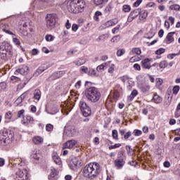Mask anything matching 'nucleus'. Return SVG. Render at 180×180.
I'll list each match as a JSON object with an SVG mask.
<instances>
[{"label":"nucleus","instance_id":"69168bd1","mask_svg":"<svg viewBox=\"0 0 180 180\" xmlns=\"http://www.w3.org/2000/svg\"><path fill=\"white\" fill-rule=\"evenodd\" d=\"M79 27V26H78V25L77 24H73L72 25V30H73V32H77L78 30V28Z\"/></svg>","mask_w":180,"mask_h":180},{"label":"nucleus","instance_id":"2eb2a0df","mask_svg":"<svg viewBox=\"0 0 180 180\" xmlns=\"http://www.w3.org/2000/svg\"><path fill=\"white\" fill-rule=\"evenodd\" d=\"M75 127L74 126L69 127L65 131V134H67L69 137H72V136H75Z\"/></svg>","mask_w":180,"mask_h":180},{"label":"nucleus","instance_id":"79ce46f5","mask_svg":"<svg viewBox=\"0 0 180 180\" xmlns=\"http://www.w3.org/2000/svg\"><path fill=\"white\" fill-rule=\"evenodd\" d=\"M51 176L52 178H54L55 176H57V174H58L57 170L53 167H51Z\"/></svg>","mask_w":180,"mask_h":180},{"label":"nucleus","instance_id":"3c124183","mask_svg":"<svg viewBox=\"0 0 180 180\" xmlns=\"http://www.w3.org/2000/svg\"><path fill=\"white\" fill-rule=\"evenodd\" d=\"M180 87L179 86L176 85L173 87V94L178 95V92H179Z\"/></svg>","mask_w":180,"mask_h":180},{"label":"nucleus","instance_id":"473e14b6","mask_svg":"<svg viewBox=\"0 0 180 180\" xmlns=\"http://www.w3.org/2000/svg\"><path fill=\"white\" fill-rule=\"evenodd\" d=\"M108 37H109V35L108 34H102L99 36V37L96 39L97 41H105Z\"/></svg>","mask_w":180,"mask_h":180},{"label":"nucleus","instance_id":"0e129e2a","mask_svg":"<svg viewBox=\"0 0 180 180\" xmlns=\"http://www.w3.org/2000/svg\"><path fill=\"white\" fill-rule=\"evenodd\" d=\"M40 157H41L40 154L34 153L32 155V158H34V160H37V161H39V160H40Z\"/></svg>","mask_w":180,"mask_h":180},{"label":"nucleus","instance_id":"c9c22d12","mask_svg":"<svg viewBox=\"0 0 180 180\" xmlns=\"http://www.w3.org/2000/svg\"><path fill=\"white\" fill-rule=\"evenodd\" d=\"M169 11H180V6L179 4H173L169 6Z\"/></svg>","mask_w":180,"mask_h":180},{"label":"nucleus","instance_id":"393cba45","mask_svg":"<svg viewBox=\"0 0 180 180\" xmlns=\"http://www.w3.org/2000/svg\"><path fill=\"white\" fill-rule=\"evenodd\" d=\"M153 101L155 103H161V102H162V98L158 94H155L153 96Z\"/></svg>","mask_w":180,"mask_h":180},{"label":"nucleus","instance_id":"20e7f679","mask_svg":"<svg viewBox=\"0 0 180 180\" xmlns=\"http://www.w3.org/2000/svg\"><path fill=\"white\" fill-rule=\"evenodd\" d=\"M85 8V1L84 0H72L68 6L69 12L72 13H78Z\"/></svg>","mask_w":180,"mask_h":180},{"label":"nucleus","instance_id":"a18cd8bd","mask_svg":"<svg viewBox=\"0 0 180 180\" xmlns=\"http://www.w3.org/2000/svg\"><path fill=\"white\" fill-rule=\"evenodd\" d=\"M119 79H120V81H122V82H123L124 84L126 83L127 81H129V79H130V78L129 77V76L127 75H124L122 77H120L119 78Z\"/></svg>","mask_w":180,"mask_h":180},{"label":"nucleus","instance_id":"5fc2aeb1","mask_svg":"<svg viewBox=\"0 0 180 180\" xmlns=\"http://www.w3.org/2000/svg\"><path fill=\"white\" fill-rule=\"evenodd\" d=\"M6 89V83L5 82H0V91Z\"/></svg>","mask_w":180,"mask_h":180},{"label":"nucleus","instance_id":"c85d7f7f","mask_svg":"<svg viewBox=\"0 0 180 180\" xmlns=\"http://www.w3.org/2000/svg\"><path fill=\"white\" fill-rule=\"evenodd\" d=\"M110 63V62H107L105 63H103V64L98 65L96 68L97 71H105V68H106V65H109Z\"/></svg>","mask_w":180,"mask_h":180},{"label":"nucleus","instance_id":"f257e3e1","mask_svg":"<svg viewBox=\"0 0 180 180\" xmlns=\"http://www.w3.org/2000/svg\"><path fill=\"white\" fill-rule=\"evenodd\" d=\"M101 174V165L96 162L86 165L83 169V176L87 179H94Z\"/></svg>","mask_w":180,"mask_h":180},{"label":"nucleus","instance_id":"6e6552de","mask_svg":"<svg viewBox=\"0 0 180 180\" xmlns=\"http://www.w3.org/2000/svg\"><path fill=\"white\" fill-rule=\"evenodd\" d=\"M27 72H29V68L25 65H22L15 71L14 74L15 75H18L19 74H21V75H26Z\"/></svg>","mask_w":180,"mask_h":180},{"label":"nucleus","instance_id":"8fccbe9b","mask_svg":"<svg viewBox=\"0 0 180 180\" xmlns=\"http://www.w3.org/2000/svg\"><path fill=\"white\" fill-rule=\"evenodd\" d=\"M120 30V25H117V27H114L112 30V33L113 34H116V33H119V31Z\"/></svg>","mask_w":180,"mask_h":180},{"label":"nucleus","instance_id":"864d4df0","mask_svg":"<svg viewBox=\"0 0 180 180\" xmlns=\"http://www.w3.org/2000/svg\"><path fill=\"white\" fill-rule=\"evenodd\" d=\"M45 39H46V41H53V40H54L55 37H54V36L49 34V35H46L45 37Z\"/></svg>","mask_w":180,"mask_h":180},{"label":"nucleus","instance_id":"f03ea898","mask_svg":"<svg viewBox=\"0 0 180 180\" xmlns=\"http://www.w3.org/2000/svg\"><path fill=\"white\" fill-rule=\"evenodd\" d=\"M13 56L12 45L8 41H4L0 44V56L2 60H8Z\"/></svg>","mask_w":180,"mask_h":180},{"label":"nucleus","instance_id":"ea45409f","mask_svg":"<svg viewBox=\"0 0 180 180\" xmlns=\"http://www.w3.org/2000/svg\"><path fill=\"white\" fill-rule=\"evenodd\" d=\"M125 53H126V49H118L117 51V57H122V56H123Z\"/></svg>","mask_w":180,"mask_h":180},{"label":"nucleus","instance_id":"cd10ccee","mask_svg":"<svg viewBox=\"0 0 180 180\" xmlns=\"http://www.w3.org/2000/svg\"><path fill=\"white\" fill-rule=\"evenodd\" d=\"M140 12H141V9L137 8V9H135L133 11H131L130 13V15H131V16H133L136 19V18H137V16H139V15H140Z\"/></svg>","mask_w":180,"mask_h":180},{"label":"nucleus","instance_id":"4d7b16f0","mask_svg":"<svg viewBox=\"0 0 180 180\" xmlns=\"http://www.w3.org/2000/svg\"><path fill=\"white\" fill-rule=\"evenodd\" d=\"M18 117H25V110H21L18 111Z\"/></svg>","mask_w":180,"mask_h":180},{"label":"nucleus","instance_id":"49530a36","mask_svg":"<svg viewBox=\"0 0 180 180\" xmlns=\"http://www.w3.org/2000/svg\"><path fill=\"white\" fill-rule=\"evenodd\" d=\"M54 129V126L51 124H47L46 125V131H53V129Z\"/></svg>","mask_w":180,"mask_h":180},{"label":"nucleus","instance_id":"39448f33","mask_svg":"<svg viewBox=\"0 0 180 180\" xmlns=\"http://www.w3.org/2000/svg\"><path fill=\"white\" fill-rule=\"evenodd\" d=\"M12 135H9L6 131L0 133V144L6 146L11 143Z\"/></svg>","mask_w":180,"mask_h":180},{"label":"nucleus","instance_id":"72a5a7b5","mask_svg":"<svg viewBox=\"0 0 180 180\" xmlns=\"http://www.w3.org/2000/svg\"><path fill=\"white\" fill-rule=\"evenodd\" d=\"M99 16H102V12H101V11H96V12L94 13V20L96 22H99V20H100Z\"/></svg>","mask_w":180,"mask_h":180},{"label":"nucleus","instance_id":"37998d69","mask_svg":"<svg viewBox=\"0 0 180 180\" xmlns=\"http://www.w3.org/2000/svg\"><path fill=\"white\" fill-rule=\"evenodd\" d=\"M133 134H134V136L139 137V136H141V134H143V131H141V130H140V129H135L133 131Z\"/></svg>","mask_w":180,"mask_h":180},{"label":"nucleus","instance_id":"4be33fe9","mask_svg":"<svg viewBox=\"0 0 180 180\" xmlns=\"http://www.w3.org/2000/svg\"><path fill=\"white\" fill-rule=\"evenodd\" d=\"M40 98H41V91H40L39 89H36L34 91V98L36 101H40Z\"/></svg>","mask_w":180,"mask_h":180},{"label":"nucleus","instance_id":"bf43d9fd","mask_svg":"<svg viewBox=\"0 0 180 180\" xmlns=\"http://www.w3.org/2000/svg\"><path fill=\"white\" fill-rule=\"evenodd\" d=\"M131 136V131H129L124 135V140H128Z\"/></svg>","mask_w":180,"mask_h":180},{"label":"nucleus","instance_id":"0eeeda50","mask_svg":"<svg viewBox=\"0 0 180 180\" xmlns=\"http://www.w3.org/2000/svg\"><path fill=\"white\" fill-rule=\"evenodd\" d=\"M0 32H4V33H6V34L16 37V34L11 31V26L9 24L6 22H0Z\"/></svg>","mask_w":180,"mask_h":180},{"label":"nucleus","instance_id":"6ab92c4d","mask_svg":"<svg viewBox=\"0 0 180 180\" xmlns=\"http://www.w3.org/2000/svg\"><path fill=\"white\" fill-rule=\"evenodd\" d=\"M26 96H27V92H25L22 94H21L20 96H19L16 99L15 104L19 105V104L22 103V102H23V100L25 99V98H26Z\"/></svg>","mask_w":180,"mask_h":180},{"label":"nucleus","instance_id":"c03bdc74","mask_svg":"<svg viewBox=\"0 0 180 180\" xmlns=\"http://www.w3.org/2000/svg\"><path fill=\"white\" fill-rule=\"evenodd\" d=\"M164 53H165V49L164 48H160L155 51V54H157V56H161V54H164Z\"/></svg>","mask_w":180,"mask_h":180},{"label":"nucleus","instance_id":"bb28decb","mask_svg":"<svg viewBox=\"0 0 180 180\" xmlns=\"http://www.w3.org/2000/svg\"><path fill=\"white\" fill-rule=\"evenodd\" d=\"M44 139L41 136H35L33 138V142L34 144H42Z\"/></svg>","mask_w":180,"mask_h":180},{"label":"nucleus","instance_id":"412c9836","mask_svg":"<svg viewBox=\"0 0 180 180\" xmlns=\"http://www.w3.org/2000/svg\"><path fill=\"white\" fill-rule=\"evenodd\" d=\"M64 75H65V70H62L53 73V77L55 79H58V78H61Z\"/></svg>","mask_w":180,"mask_h":180},{"label":"nucleus","instance_id":"a211bd4d","mask_svg":"<svg viewBox=\"0 0 180 180\" xmlns=\"http://www.w3.org/2000/svg\"><path fill=\"white\" fill-rule=\"evenodd\" d=\"M139 89L141 91V92H143V94H147V92L150 91V84H148V83H145L141 84Z\"/></svg>","mask_w":180,"mask_h":180},{"label":"nucleus","instance_id":"1a4fd4ad","mask_svg":"<svg viewBox=\"0 0 180 180\" xmlns=\"http://www.w3.org/2000/svg\"><path fill=\"white\" fill-rule=\"evenodd\" d=\"M153 62L152 58H146L141 60L142 68L145 70H150L151 68V63Z\"/></svg>","mask_w":180,"mask_h":180},{"label":"nucleus","instance_id":"423d86ee","mask_svg":"<svg viewBox=\"0 0 180 180\" xmlns=\"http://www.w3.org/2000/svg\"><path fill=\"white\" fill-rule=\"evenodd\" d=\"M57 18L56 14H49L46 17V26L51 30L54 29L56 26V19Z\"/></svg>","mask_w":180,"mask_h":180},{"label":"nucleus","instance_id":"f3484780","mask_svg":"<svg viewBox=\"0 0 180 180\" xmlns=\"http://www.w3.org/2000/svg\"><path fill=\"white\" fill-rule=\"evenodd\" d=\"M114 164L117 168H123L124 166V164H126V162H124V160L123 158H118L115 160Z\"/></svg>","mask_w":180,"mask_h":180},{"label":"nucleus","instance_id":"f704fd0d","mask_svg":"<svg viewBox=\"0 0 180 180\" xmlns=\"http://www.w3.org/2000/svg\"><path fill=\"white\" fill-rule=\"evenodd\" d=\"M138 94L137 90H133L131 95L128 97L129 101H133Z\"/></svg>","mask_w":180,"mask_h":180},{"label":"nucleus","instance_id":"c756f323","mask_svg":"<svg viewBox=\"0 0 180 180\" xmlns=\"http://www.w3.org/2000/svg\"><path fill=\"white\" fill-rule=\"evenodd\" d=\"M88 75L90 77H99V74L96 72V70L95 69H89Z\"/></svg>","mask_w":180,"mask_h":180},{"label":"nucleus","instance_id":"5701e85b","mask_svg":"<svg viewBox=\"0 0 180 180\" xmlns=\"http://www.w3.org/2000/svg\"><path fill=\"white\" fill-rule=\"evenodd\" d=\"M81 111L83 113V116H84V117H88V116H91V113H92L91 108L89 107L84 110H82Z\"/></svg>","mask_w":180,"mask_h":180},{"label":"nucleus","instance_id":"9b49d317","mask_svg":"<svg viewBox=\"0 0 180 180\" xmlns=\"http://www.w3.org/2000/svg\"><path fill=\"white\" fill-rule=\"evenodd\" d=\"M119 23V20L117 18H113L108 20L103 24L104 27L106 29L108 27H111L112 26H116Z\"/></svg>","mask_w":180,"mask_h":180},{"label":"nucleus","instance_id":"4468645a","mask_svg":"<svg viewBox=\"0 0 180 180\" xmlns=\"http://www.w3.org/2000/svg\"><path fill=\"white\" fill-rule=\"evenodd\" d=\"M75 144H77V141L75 140L68 141L63 144V148H73L75 146Z\"/></svg>","mask_w":180,"mask_h":180},{"label":"nucleus","instance_id":"603ef678","mask_svg":"<svg viewBox=\"0 0 180 180\" xmlns=\"http://www.w3.org/2000/svg\"><path fill=\"white\" fill-rule=\"evenodd\" d=\"M120 40V36L117 35L111 39V42L112 43H117V41H119Z\"/></svg>","mask_w":180,"mask_h":180},{"label":"nucleus","instance_id":"58836bf2","mask_svg":"<svg viewBox=\"0 0 180 180\" xmlns=\"http://www.w3.org/2000/svg\"><path fill=\"white\" fill-rule=\"evenodd\" d=\"M131 52L137 56H140L141 54V49L140 48H133Z\"/></svg>","mask_w":180,"mask_h":180},{"label":"nucleus","instance_id":"6e6d98bb","mask_svg":"<svg viewBox=\"0 0 180 180\" xmlns=\"http://www.w3.org/2000/svg\"><path fill=\"white\" fill-rule=\"evenodd\" d=\"M131 8L129 5H124L122 7V11H124V12H129V11H131Z\"/></svg>","mask_w":180,"mask_h":180},{"label":"nucleus","instance_id":"4c0bfd02","mask_svg":"<svg viewBox=\"0 0 180 180\" xmlns=\"http://www.w3.org/2000/svg\"><path fill=\"white\" fill-rule=\"evenodd\" d=\"M81 74H87L89 72V69L86 66H82L80 68Z\"/></svg>","mask_w":180,"mask_h":180},{"label":"nucleus","instance_id":"de8ad7c7","mask_svg":"<svg viewBox=\"0 0 180 180\" xmlns=\"http://www.w3.org/2000/svg\"><path fill=\"white\" fill-rule=\"evenodd\" d=\"M176 117H180V103L177 105L176 111H175Z\"/></svg>","mask_w":180,"mask_h":180},{"label":"nucleus","instance_id":"7c9ffc66","mask_svg":"<svg viewBox=\"0 0 180 180\" xmlns=\"http://www.w3.org/2000/svg\"><path fill=\"white\" fill-rule=\"evenodd\" d=\"M79 106L81 110H85V109H87L88 108H89V106H88L86 103H85V101H82L79 102Z\"/></svg>","mask_w":180,"mask_h":180},{"label":"nucleus","instance_id":"2f4dec72","mask_svg":"<svg viewBox=\"0 0 180 180\" xmlns=\"http://www.w3.org/2000/svg\"><path fill=\"white\" fill-rule=\"evenodd\" d=\"M139 15L141 19H147V16H148V11H147V10H142Z\"/></svg>","mask_w":180,"mask_h":180},{"label":"nucleus","instance_id":"b1692460","mask_svg":"<svg viewBox=\"0 0 180 180\" xmlns=\"http://www.w3.org/2000/svg\"><path fill=\"white\" fill-rule=\"evenodd\" d=\"M109 0H94V2L96 6H101V5H106Z\"/></svg>","mask_w":180,"mask_h":180},{"label":"nucleus","instance_id":"ddd939ff","mask_svg":"<svg viewBox=\"0 0 180 180\" xmlns=\"http://www.w3.org/2000/svg\"><path fill=\"white\" fill-rule=\"evenodd\" d=\"M16 175L19 178H27V170L26 169H18Z\"/></svg>","mask_w":180,"mask_h":180},{"label":"nucleus","instance_id":"f8f14e48","mask_svg":"<svg viewBox=\"0 0 180 180\" xmlns=\"http://www.w3.org/2000/svg\"><path fill=\"white\" fill-rule=\"evenodd\" d=\"M113 8H115V6H113V3H110L103 10V14L105 15V16H109V15L112 13Z\"/></svg>","mask_w":180,"mask_h":180},{"label":"nucleus","instance_id":"a19ab883","mask_svg":"<svg viewBox=\"0 0 180 180\" xmlns=\"http://www.w3.org/2000/svg\"><path fill=\"white\" fill-rule=\"evenodd\" d=\"M75 65H82V64H85V60L82 58H79L75 62Z\"/></svg>","mask_w":180,"mask_h":180},{"label":"nucleus","instance_id":"9d476101","mask_svg":"<svg viewBox=\"0 0 180 180\" xmlns=\"http://www.w3.org/2000/svg\"><path fill=\"white\" fill-rule=\"evenodd\" d=\"M81 165V160L78 158H73L70 162L69 167L71 169H74L75 167H79Z\"/></svg>","mask_w":180,"mask_h":180},{"label":"nucleus","instance_id":"052dcab7","mask_svg":"<svg viewBox=\"0 0 180 180\" xmlns=\"http://www.w3.org/2000/svg\"><path fill=\"white\" fill-rule=\"evenodd\" d=\"M13 41L16 46H20V41L19 40V39L13 37Z\"/></svg>","mask_w":180,"mask_h":180},{"label":"nucleus","instance_id":"aec40b11","mask_svg":"<svg viewBox=\"0 0 180 180\" xmlns=\"http://www.w3.org/2000/svg\"><path fill=\"white\" fill-rule=\"evenodd\" d=\"M174 34H175V32H169L166 37V39L168 43H174L175 39H174Z\"/></svg>","mask_w":180,"mask_h":180},{"label":"nucleus","instance_id":"09e8293b","mask_svg":"<svg viewBox=\"0 0 180 180\" xmlns=\"http://www.w3.org/2000/svg\"><path fill=\"white\" fill-rule=\"evenodd\" d=\"M159 67L160 68H166V67H168V63H167V61L163 60L160 63Z\"/></svg>","mask_w":180,"mask_h":180},{"label":"nucleus","instance_id":"a878e982","mask_svg":"<svg viewBox=\"0 0 180 180\" xmlns=\"http://www.w3.org/2000/svg\"><path fill=\"white\" fill-rule=\"evenodd\" d=\"M52 158L55 163H56L57 165H60L61 164V158H60V156L57 154H55L52 156Z\"/></svg>","mask_w":180,"mask_h":180},{"label":"nucleus","instance_id":"774afa93","mask_svg":"<svg viewBox=\"0 0 180 180\" xmlns=\"http://www.w3.org/2000/svg\"><path fill=\"white\" fill-rule=\"evenodd\" d=\"M81 84H82V82L81 80H79L75 85L76 89H79V88H81Z\"/></svg>","mask_w":180,"mask_h":180},{"label":"nucleus","instance_id":"dca6fc26","mask_svg":"<svg viewBox=\"0 0 180 180\" xmlns=\"http://www.w3.org/2000/svg\"><path fill=\"white\" fill-rule=\"evenodd\" d=\"M34 122V119L33 117H32L30 115H26L25 118L22 120V124H25V126H28V124H30Z\"/></svg>","mask_w":180,"mask_h":180},{"label":"nucleus","instance_id":"13d9d810","mask_svg":"<svg viewBox=\"0 0 180 180\" xmlns=\"http://www.w3.org/2000/svg\"><path fill=\"white\" fill-rule=\"evenodd\" d=\"M115 72V65L112 64L108 68L109 74H113Z\"/></svg>","mask_w":180,"mask_h":180},{"label":"nucleus","instance_id":"7ed1b4c3","mask_svg":"<svg viewBox=\"0 0 180 180\" xmlns=\"http://www.w3.org/2000/svg\"><path fill=\"white\" fill-rule=\"evenodd\" d=\"M85 95L88 101L94 103L98 102L101 99V92L96 87H90L85 91Z\"/></svg>","mask_w":180,"mask_h":180},{"label":"nucleus","instance_id":"e433bc0d","mask_svg":"<svg viewBox=\"0 0 180 180\" xmlns=\"http://www.w3.org/2000/svg\"><path fill=\"white\" fill-rule=\"evenodd\" d=\"M112 137L114 140H119V133L117 132V130L113 129L112 131Z\"/></svg>","mask_w":180,"mask_h":180},{"label":"nucleus","instance_id":"e2e57ef3","mask_svg":"<svg viewBox=\"0 0 180 180\" xmlns=\"http://www.w3.org/2000/svg\"><path fill=\"white\" fill-rule=\"evenodd\" d=\"M163 80L161 78L156 79V84L158 86H161L162 85Z\"/></svg>","mask_w":180,"mask_h":180},{"label":"nucleus","instance_id":"680f3d73","mask_svg":"<svg viewBox=\"0 0 180 180\" xmlns=\"http://www.w3.org/2000/svg\"><path fill=\"white\" fill-rule=\"evenodd\" d=\"M139 61V57L133 56L129 59V63H136Z\"/></svg>","mask_w":180,"mask_h":180},{"label":"nucleus","instance_id":"338daca9","mask_svg":"<svg viewBox=\"0 0 180 180\" xmlns=\"http://www.w3.org/2000/svg\"><path fill=\"white\" fill-rule=\"evenodd\" d=\"M120 96V94L119 93V91H115L113 93V98H115V99H119Z\"/></svg>","mask_w":180,"mask_h":180}]
</instances>
